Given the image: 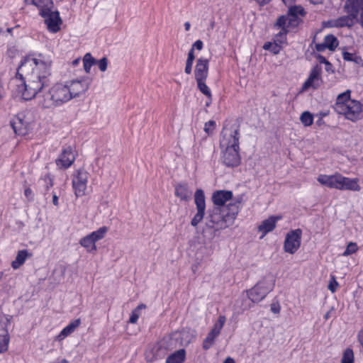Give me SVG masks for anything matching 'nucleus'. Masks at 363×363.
<instances>
[{"label": "nucleus", "instance_id": "obj_48", "mask_svg": "<svg viewBox=\"0 0 363 363\" xmlns=\"http://www.w3.org/2000/svg\"><path fill=\"white\" fill-rule=\"evenodd\" d=\"M316 58L319 60L320 63H324L328 66H331V64L324 57L317 55Z\"/></svg>", "mask_w": 363, "mask_h": 363}, {"label": "nucleus", "instance_id": "obj_46", "mask_svg": "<svg viewBox=\"0 0 363 363\" xmlns=\"http://www.w3.org/2000/svg\"><path fill=\"white\" fill-rule=\"evenodd\" d=\"M312 48V52H314L315 50L317 52H323L325 48H328L331 51H334L337 47H311Z\"/></svg>", "mask_w": 363, "mask_h": 363}, {"label": "nucleus", "instance_id": "obj_15", "mask_svg": "<svg viewBox=\"0 0 363 363\" xmlns=\"http://www.w3.org/2000/svg\"><path fill=\"white\" fill-rule=\"evenodd\" d=\"M302 232L300 229L291 230L286 234L284 248L285 252L294 254L300 247Z\"/></svg>", "mask_w": 363, "mask_h": 363}, {"label": "nucleus", "instance_id": "obj_28", "mask_svg": "<svg viewBox=\"0 0 363 363\" xmlns=\"http://www.w3.org/2000/svg\"><path fill=\"white\" fill-rule=\"evenodd\" d=\"M96 60L90 53H86L83 57V66L85 72L89 74L91 71V67L96 65Z\"/></svg>", "mask_w": 363, "mask_h": 363}, {"label": "nucleus", "instance_id": "obj_14", "mask_svg": "<svg viewBox=\"0 0 363 363\" xmlns=\"http://www.w3.org/2000/svg\"><path fill=\"white\" fill-rule=\"evenodd\" d=\"M194 201L197 212L192 218L191 224L192 226L196 227L203 220L205 215L206 203L203 190L197 189L196 191L194 194Z\"/></svg>", "mask_w": 363, "mask_h": 363}, {"label": "nucleus", "instance_id": "obj_37", "mask_svg": "<svg viewBox=\"0 0 363 363\" xmlns=\"http://www.w3.org/2000/svg\"><path fill=\"white\" fill-rule=\"evenodd\" d=\"M40 182L48 190L53 185L52 178L50 174H46L40 179Z\"/></svg>", "mask_w": 363, "mask_h": 363}, {"label": "nucleus", "instance_id": "obj_52", "mask_svg": "<svg viewBox=\"0 0 363 363\" xmlns=\"http://www.w3.org/2000/svg\"><path fill=\"white\" fill-rule=\"evenodd\" d=\"M52 203L55 206H58V196L55 193H53V195H52Z\"/></svg>", "mask_w": 363, "mask_h": 363}, {"label": "nucleus", "instance_id": "obj_36", "mask_svg": "<svg viewBox=\"0 0 363 363\" xmlns=\"http://www.w3.org/2000/svg\"><path fill=\"white\" fill-rule=\"evenodd\" d=\"M358 250L357 245L355 242H350L348 243L345 250L342 253V256L347 257L355 253Z\"/></svg>", "mask_w": 363, "mask_h": 363}, {"label": "nucleus", "instance_id": "obj_8", "mask_svg": "<svg viewBox=\"0 0 363 363\" xmlns=\"http://www.w3.org/2000/svg\"><path fill=\"white\" fill-rule=\"evenodd\" d=\"M194 337V332L190 329H183L181 331L172 333L169 337H165L166 347L172 350L180 346H186L192 342Z\"/></svg>", "mask_w": 363, "mask_h": 363}, {"label": "nucleus", "instance_id": "obj_20", "mask_svg": "<svg viewBox=\"0 0 363 363\" xmlns=\"http://www.w3.org/2000/svg\"><path fill=\"white\" fill-rule=\"evenodd\" d=\"M175 196L182 201H188L191 199L192 191L186 184H179L175 186Z\"/></svg>", "mask_w": 363, "mask_h": 363}, {"label": "nucleus", "instance_id": "obj_26", "mask_svg": "<svg viewBox=\"0 0 363 363\" xmlns=\"http://www.w3.org/2000/svg\"><path fill=\"white\" fill-rule=\"evenodd\" d=\"M351 95V91L347 89L345 92L340 94L336 99V102L335 104V109L337 111V108H338V106H340L341 104H345L347 103V101H352L353 99H350Z\"/></svg>", "mask_w": 363, "mask_h": 363}, {"label": "nucleus", "instance_id": "obj_13", "mask_svg": "<svg viewBox=\"0 0 363 363\" xmlns=\"http://www.w3.org/2000/svg\"><path fill=\"white\" fill-rule=\"evenodd\" d=\"M45 21L47 28L52 33H57L60 29L62 20L57 11L50 9L40 14Z\"/></svg>", "mask_w": 363, "mask_h": 363}, {"label": "nucleus", "instance_id": "obj_61", "mask_svg": "<svg viewBox=\"0 0 363 363\" xmlns=\"http://www.w3.org/2000/svg\"><path fill=\"white\" fill-rule=\"evenodd\" d=\"M79 62H80V58H77V59L74 60L72 63L74 66H76L79 63Z\"/></svg>", "mask_w": 363, "mask_h": 363}, {"label": "nucleus", "instance_id": "obj_23", "mask_svg": "<svg viewBox=\"0 0 363 363\" xmlns=\"http://www.w3.org/2000/svg\"><path fill=\"white\" fill-rule=\"evenodd\" d=\"M32 256L26 250H19L17 253L16 259L11 262V267L14 269H18L22 264H24L27 258Z\"/></svg>", "mask_w": 363, "mask_h": 363}, {"label": "nucleus", "instance_id": "obj_44", "mask_svg": "<svg viewBox=\"0 0 363 363\" xmlns=\"http://www.w3.org/2000/svg\"><path fill=\"white\" fill-rule=\"evenodd\" d=\"M343 58L345 60L347 61H357V56L352 53L348 52H343Z\"/></svg>", "mask_w": 363, "mask_h": 363}, {"label": "nucleus", "instance_id": "obj_40", "mask_svg": "<svg viewBox=\"0 0 363 363\" xmlns=\"http://www.w3.org/2000/svg\"><path fill=\"white\" fill-rule=\"evenodd\" d=\"M226 321V318L225 315H219L217 321L214 323L213 329L218 330L220 333Z\"/></svg>", "mask_w": 363, "mask_h": 363}, {"label": "nucleus", "instance_id": "obj_10", "mask_svg": "<svg viewBox=\"0 0 363 363\" xmlns=\"http://www.w3.org/2000/svg\"><path fill=\"white\" fill-rule=\"evenodd\" d=\"M32 117L29 111L18 113L11 121V125L16 134L25 135L31 128Z\"/></svg>", "mask_w": 363, "mask_h": 363}, {"label": "nucleus", "instance_id": "obj_56", "mask_svg": "<svg viewBox=\"0 0 363 363\" xmlns=\"http://www.w3.org/2000/svg\"><path fill=\"white\" fill-rule=\"evenodd\" d=\"M184 29L186 31H189L191 28V23L189 22H185L184 24Z\"/></svg>", "mask_w": 363, "mask_h": 363}, {"label": "nucleus", "instance_id": "obj_17", "mask_svg": "<svg viewBox=\"0 0 363 363\" xmlns=\"http://www.w3.org/2000/svg\"><path fill=\"white\" fill-rule=\"evenodd\" d=\"M233 198V193L230 191L218 190L213 192L212 201L214 206L227 207L225 203L230 201Z\"/></svg>", "mask_w": 363, "mask_h": 363}, {"label": "nucleus", "instance_id": "obj_63", "mask_svg": "<svg viewBox=\"0 0 363 363\" xmlns=\"http://www.w3.org/2000/svg\"><path fill=\"white\" fill-rule=\"evenodd\" d=\"M329 317V313H327L325 315V319H328Z\"/></svg>", "mask_w": 363, "mask_h": 363}, {"label": "nucleus", "instance_id": "obj_25", "mask_svg": "<svg viewBox=\"0 0 363 363\" xmlns=\"http://www.w3.org/2000/svg\"><path fill=\"white\" fill-rule=\"evenodd\" d=\"M278 29H280L274 38V45H280L284 44L286 40V34L291 29L288 27L275 26Z\"/></svg>", "mask_w": 363, "mask_h": 363}, {"label": "nucleus", "instance_id": "obj_45", "mask_svg": "<svg viewBox=\"0 0 363 363\" xmlns=\"http://www.w3.org/2000/svg\"><path fill=\"white\" fill-rule=\"evenodd\" d=\"M271 311L275 314H278L280 312L281 307L278 303H273L270 306Z\"/></svg>", "mask_w": 363, "mask_h": 363}, {"label": "nucleus", "instance_id": "obj_47", "mask_svg": "<svg viewBox=\"0 0 363 363\" xmlns=\"http://www.w3.org/2000/svg\"><path fill=\"white\" fill-rule=\"evenodd\" d=\"M265 50H269L273 54L276 55L280 52L281 47H263Z\"/></svg>", "mask_w": 363, "mask_h": 363}, {"label": "nucleus", "instance_id": "obj_21", "mask_svg": "<svg viewBox=\"0 0 363 363\" xmlns=\"http://www.w3.org/2000/svg\"><path fill=\"white\" fill-rule=\"evenodd\" d=\"M81 320L79 318L71 321L57 335V340H62L66 337L72 334L76 330V328L79 326Z\"/></svg>", "mask_w": 363, "mask_h": 363}, {"label": "nucleus", "instance_id": "obj_49", "mask_svg": "<svg viewBox=\"0 0 363 363\" xmlns=\"http://www.w3.org/2000/svg\"><path fill=\"white\" fill-rule=\"evenodd\" d=\"M194 60V48H191L190 50V51L189 52L188 57H187V60L186 61L193 63Z\"/></svg>", "mask_w": 363, "mask_h": 363}, {"label": "nucleus", "instance_id": "obj_4", "mask_svg": "<svg viewBox=\"0 0 363 363\" xmlns=\"http://www.w3.org/2000/svg\"><path fill=\"white\" fill-rule=\"evenodd\" d=\"M345 9L348 16H341L323 22L326 28L350 27L354 24V19L359 21L363 9V0H347Z\"/></svg>", "mask_w": 363, "mask_h": 363}, {"label": "nucleus", "instance_id": "obj_34", "mask_svg": "<svg viewBox=\"0 0 363 363\" xmlns=\"http://www.w3.org/2000/svg\"><path fill=\"white\" fill-rule=\"evenodd\" d=\"M341 363H354V353L351 349H347L341 360Z\"/></svg>", "mask_w": 363, "mask_h": 363}, {"label": "nucleus", "instance_id": "obj_31", "mask_svg": "<svg viewBox=\"0 0 363 363\" xmlns=\"http://www.w3.org/2000/svg\"><path fill=\"white\" fill-rule=\"evenodd\" d=\"M300 121L304 126H310L313 123V116L309 111H304L300 116Z\"/></svg>", "mask_w": 363, "mask_h": 363}, {"label": "nucleus", "instance_id": "obj_12", "mask_svg": "<svg viewBox=\"0 0 363 363\" xmlns=\"http://www.w3.org/2000/svg\"><path fill=\"white\" fill-rule=\"evenodd\" d=\"M89 173L83 169L76 171L72 178V187L76 196L79 197L85 194Z\"/></svg>", "mask_w": 363, "mask_h": 363}, {"label": "nucleus", "instance_id": "obj_42", "mask_svg": "<svg viewBox=\"0 0 363 363\" xmlns=\"http://www.w3.org/2000/svg\"><path fill=\"white\" fill-rule=\"evenodd\" d=\"M96 65H98L99 69L101 72H105L107 69L108 67V60L106 57H104L101 59L96 60Z\"/></svg>", "mask_w": 363, "mask_h": 363}, {"label": "nucleus", "instance_id": "obj_7", "mask_svg": "<svg viewBox=\"0 0 363 363\" xmlns=\"http://www.w3.org/2000/svg\"><path fill=\"white\" fill-rule=\"evenodd\" d=\"M274 284L275 280L273 277H264L247 291V296L253 303H259L273 290Z\"/></svg>", "mask_w": 363, "mask_h": 363}, {"label": "nucleus", "instance_id": "obj_51", "mask_svg": "<svg viewBox=\"0 0 363 363\" xmlns=\"http://www.w3.org/2000/svg\"><path fill=\"white\" fill-rule=\"evenodd\" d=\"M214 26H215V21H214V20L211 19L210 21L209 26L207 28L208 32H210L211 30H212L213 29Z\"/></svg>", "mask_w": 363, "mask_h": 363}, {"label": "nucleus", "instance_id": "obj_50", "mask_svg": "<svg viewBox=\"0 0 363 363\" xmlns=\"http://www.w3.org/2000/svg\"><path fill=\"white\" fill-rule=\"evenodd\" d=\"M192 65L193 63L192 62H187L186 61V67H185V72L188 74H191V69H192Z\"/></svg>", "mask_w": 363, "mask_h": 363}, {"label": "nucleus", "instance_id": "obj_41", "mask_svg": "<svg viewBox=\"0 0 363 363\" xmlns=\"http://www.w3.org/2000/svg\"><path fill=\"white\" fill-rule=\"evenodd\" d=\"M216 125V122L214 121L211 120L205 123L204 131L208 135H211L213 133Z\"/></svg>", "mask_w": 363, "mask_h": 363}, {"label": "nucleus", "instance_id": "obj_24", "mask_svg": "<svg viewBox=\"0 0 363 363\" xmlns=\"http://www.w3.org/2000/svg\"><path fill=\"white\" fill-rule=\"evenodd\" d=\"M186 358V351L180 349L169 355L166 359V363H183Z\"/></svg>", "mask_w": 363, "mask_h": 363}, {"label": "nucleus", "instance_id": "obj_64", "mask_svg": "<svg viewBox=\"0 0 363 363\" xmlns=\"http://www.w3.org/2000/svg\"><path fill=\"white\" fill-rule=\"evenodd\" d=\"M330 67H331V66H328V65H326V68H325V69H326L327 71H328V70L330 69Z\"/></svg>", "mask_w": 363, "mask_h": 363}, {"label": "nucleus", "instance_id": "obj_59", "mask_svg": "<svg viewBox=\"0 0 363 363\" xmlns=\"http://www.w3.org/2000/svg\"><path fill=\"white\" fill-rule=\"evenodd\" d=\"M283 1V3L285 4V5H288L289 4H291V3H294L296 1V0H281Z\"/></svg>", "mask_w": 363, "mask_h": 363}, {"label": "nucleus", "instance_id": "obj_1", "mask_svg": "<svg viewBox=\"0 0 363 363\" xmlns=\"http://www.w3.org/2000/svg\"><path fill=\"white\" fill-rule=\"evenodd\" d=\"M51 66L52 60L43 54L24 57L12 80L16 96L26 101L37 96L40 105L51 108L62 106L89 89L92 79L84 76L65 83H57L44 92L51 82Z\"/></svg>", "mask_w": 363, "mask_h": 363}, {"label": "nucleus", "instance_id": "obj_38", "mask_svg": "<svg viewBox=\"0 0 363 363\" xmlns=\"http://www.w3.org/2000/svg\"><path fill=\"white\" fill-rule=\"evenodd\" d=\"M318 45H338V40L333 35H328L325 37L324 43Z\"/></svg>", "mask_w": 363, "mask_h": 363}, {"label": "nucleus", "instance_id": "obj_58", "mask_svg": "<svg viewBox=\"0 0 363 363\" xmlns=\"http://www.w3.org/2000/svg\"><path fill=\"white\" fill-rule=\"evenodd\" d=\"M310 2L314 5L321 4L323 3V0H309Z\"/></svg>", "mask_w": 363, "mask_h": 363}, {"label": "nucleus", "instance_id": "obj_27", "mask_svg": "<svg viewBox=\"0 0 363 363\" xmlns=\"http://www.w3.org/2000/svg\"><path fill=\"white\" fill-rule=\"evenodd\" d=\"M79 243L82 247H85L88 252H94L96 250L95 242L89 235L82 238Z\"/></svg>", "mask_w": 363, "mask_h": 363}, {"label": "nucleus", "instance_id": "obj_19", "mask_svg": "<svg viewBox=\"0 0 363 363\" xmlns=\"http://www.w3.org/2000/svg\"><path fill=\"white\" fill-rule=\"evenodd\" d=\"M208 61L206 59H199L195 69V78L196 81L206 80L208 75Z\"/></svg>", "mask_w": 363, "mask_h": 363}, {"label": "nucleus", "instance_id": "obj_55", "mask_svg": "<svg viewBox=\"0 0 363 363\" xmlns=\"http://www.w3.org/2000/svg\"><path fill=\"white\" fill-rule=\"evenodd\" d=\"M24 194L27 198H29L32 194V191L30 189H26Z\"/></svg>", "mask_w": 363, "mask_h": 363}, {"label": "nucleus", "instance_id": "obj_57", "mask_svg": "<svg viewBox=\"0 0 363 363\" xmlns=\"http://www.w3.org/2000/svg\"><path fill=\"white\" fill-rule=\"evenodd\" d=\"M223 363H235V362L233 358L228 357L225 359Z\"/></svg>", "mask_w": 363, "mask_h": 363}, {"label": "nucleus", "instance_id": "obj_16", "mask_svg": "<svg viewBox=\"0 0 363 363\" xmlns=\"http://www.w3.org/2000/svg\"><path fill=\"white\" fill-rule=\"evenodd\" d=\"M75 160V152L71 146L62 149V152L56 159L55 163L60 169H67Z\"/></svg>", "mask_w": 363, "mask_h": 363}, {"label": "nucleus", "instance_id": "obj_22", "mask_svg": "<svg viewBox=\"0 0 363 363\" xmlns=\"http://www.w3.org/2000/svg\"><path fill=\"white\" fill-rule=\"evenodd\" d=\"M27 4H30L39 9V13L43 11H45L50 9H53L54 4L52 0H25Z\"/></svg>", "mask_w": 363, "mask_h": 363}, {"label": "nucleus", "instance_id": "obj_2", "mask_svg": "<svg viewBox=\"0 0 363 363\" xmlns=\"http://www.w3.org/2000/svg\"><path fill=\"white\" fill-rule=\"evenodd\" d=\"M239 203H230L227 207L213 206L208 210L206 226L215 231L225 229L233 225L238 213Z\"/></svg>", "mask_w": 363, "mask_h": 363}, {"label": "nucleus", "instance_id": "obj_32", "mask_svg": "<svg viewBox=\"0 0 363 363\" xmlns=\"http://www.w3.org/2000/svg\"><path fill=\"white\" fill-rule=\"evenodd\" d=\"M199 89L211 101V93L205 83V80L196 81Z\"/></svg>", "mask_w": 363, "mask_h": 363}, {"label": "nucleus", "instance_id": "obj_35", "mask_svg": "<svg viewBox=\"0 0 363 363\" xmlns=\"http://www.w3.org/2000/svg\"><path fill=\"white\" fill-rule=\"evenodd\" d=\"M216 337H217L215 335L209 332L206 337L203 340V348L204 350H208L213 345L214 340Z\"/></svg>", "mask_w": 363, "mask_h": 363}, {"label": "nucleus", "instance_id": "obj_60", "mask_svg": "<svg viewBox=\"0 0 363 363\" xmlns=\"http://www.w3.org/2000/svg\"><path fill=\"white\" fill-rule=\"evenodd\" d=\"M212 334L215 335L216 337H218L219 335V334L220 333L219 331L218 330H216L214 329H211V331H210Z\"/></svg>", "mask_w": 363, "mask_h": 363}, {"label": "nucleus", "instance_id": "obj_18", "mask_svg": "<svg viewBox=\"0 0 363 363\" xmlns=\"http://www.w3.org/2000/svg\"><path fill=\"white\" fill-rule=\"evenodd\" d=\"M281 218V217L279 216H273L264 220L258 227V230L262 233L260 238H263L268 233L272 231L275 228L277 221Z\"/></svg>", "mask_w": 363, "mask_h": 363}, {"label": "nucleus", "instance_id": "obj_11", "mask_svg": "<svg viewBox=\"0 0 363 363\" xmlns=\"http://www.w3.org/2000/svg\"><path fill=\"white\" fill-rule=\"evenodd\" d=\"M322 67L316 65L313 66L308 74L306 81L303 82L300 92H306L309 89H318L323 84Z\"/></svg>", "mask_w": 363, "mask_h": 363}, {"label": "nucleus", "instance_id": "obj_30", "mask_svg": "<svg viewBox=\"0 0 363 363\" xmlns=\"http://www.w3.org/2000/svg\"><path fill=\"white\" fill-rule=\"evenodd\" d=\"M10 320L8 316L0 315V335L9 336L8 332V325Z\"/></svg>", "mask_w": 363, "mask_h": 363}, {"label": "nucleus", "instance_id": "obj_33", "mask_svg": "<svg viewBox=\"0 0 363 363\" xmlns=\"http://www.w3.org/2000/svg\"><path fill=\"white\" fill-rule=\"evenodd\" d=\"M145 307V305L140 304L132 311L129 319L130 323H135L138 321L140 316V311Z\"/></svg>", "mask_w": 363, "mask_h": 363}, {"label": "nucleus", "instance_id": "obj_43", "mask_svg": "<svg viewBox=\"0 0 363 363\" xmlns=\"http://www.w3.org/2000/svg\"><path fill=\"white\" fill-rule=\"evenodd\" d=\"M339 286L337 281H336L334 276H332L330 280V283L328 284V289L333 293L335 292Z\"/></svg>", "mask_w": 363, "mask_h": 363}, {"label": "nucleus", "instance_id": "obj_6", "mask_svg": "<svg viewBox=\"0 0 363 363\" xmlns=\"http://www.w3.org/2000/svg\"><path fill=\"white\" fill-rule=\"evenodd\" d=\"M306 11L301 5L290 6L286 14L277 18L274 26L288 27L293 30L303 23V18L306 16Z\"/></svg>", "mask_w": 363, "mask_h": 363}, {"label": "nucleus", "instance_id": "obj_9", "mask_svg": "<svg viewBox=\"0 0 363 363\" xmlns=\"http://www.w3.org/2000/svg\"><path fill=\"white\" fill-rule=\"evenodd\" d=\"M336 112L344 115L347 119L354 122L363 118V104L354 99L347 101V104L338 106Z\"/></svg>", "mask_w": 363, "mask_h": 363}, {"label": "nucleus", "instance_id": "obj_54", "mask_svg": "<svg viewBox=\"0 0 363 363\" xmlns=\"http://www.w3.org/2000/svg\"><path fill=\"white\" fill-rule=\"evenodd\" d=\"M325 114L323 113L321 114V117L316 121V124L319 126L322 125L324 123V121L323 120V117L325 116Z\"/></svg>", "mask_w": 363, "mask_h": 363}, {"label": "nucleus", "instance_id": "obj_62", "mask_svg": "<svg viewBox=\"0 0 363 363\" xmlns=\"http://www.w3.org/2000/svg\"><path fill=\"white\" fill-rule=\"evenodd\" d=\"M192 45H203V42L201 40H197Z\"/></svg>", "mask_w": 363, "mask_h": 363}, {"label": "nucleus", "instance_id": "obj_53", "mask_svg": "<svg viewBox=\"0 0 363 363\" xmlns=\"http://www.w3.org/2000/svg\"><path fill=\"white\" fill-rule=\"evenodd\" d=\"M50 363H69V362L65 359L57 358V359Z\"/></svg>", "mask_w": 363, "mask_h": 363}, {"label": "nucleus", "instance_id": "obj_39", "mask_svg": "<svg viewBox=\"0 0 363 363\" xmlns=\"http://www.w3.org/2000/svg\"><path fill=\"white\" fill-rule=\"evenodd\" d=\"M9 342V336L0 335V353L4 352L8 350Z\"/></svg>", "mask_w": 363, "mask_h": 363}, {"label": "nucleus", "instance_id": "obj_29", "mask_svg": "<svg viewBox=\"0 0 363 363\" xmlns=\"http://www.w3.org/2000/svg\"><path fill=\"white\" fill-rule=\"evenodd\" d=\"M108 231V228L106 226L99 228L97 230L92 232L89 234V236L93 239V241L96 242L103 239Z\"/></svg>", "mask_w": 363, "mask_h": 363}, {"label": "nucleus", "instance_id": "obj_3", "mask_svg": "<svg viewBox=\"0 0 363 363\" xmlns=\"http://www.w3.org/2000/svg\"><path fill=\"white\" fill-rule=\"evenodd\" d=\"M240 133L238 128H224L222 132L220 147L223 150L222 160L228 167H235L240 164Z\"/></svg>", "mask_w": 363, "mask_h": 363}, {"label": "nucleus", "instance_id": "obj_5", "mask_svg": "<svg viewBox=\"0 0 363 363\" xmlns=\"http://www.w3.org/2000/svg\"><path fill=\"white\" fill-rule=\"evenodd\" d=\"M317 181L323 186L330 189H335L340 191L348 190L359 191L361 187L358 178L346 177L339 172L333 174H319Z\"/></svg>", "mask_w": 363, "mask_h": 363}]
</instances>
